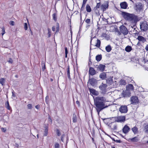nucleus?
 I'll return each mask as SVG.
<instances>
[{"label":"nucleus","instance_id":"f704fd0d","mask_svg":"<svg viewBox=\"0 0 148 148\" xmlns=\"http://www.w3.org/2000/svg\"><path fill=\"white\" fill-rule=\"evenodd\" d=\"M5 80V79L4 78H1L0 79V83L2 85H3L4 84Z\"/></svg>","mask_w":148,"mask_h":148},{"label":"nucleus","instance_id":"aec40b11","mask_svg":"<svg viewBox=\"0 0 148 148\" xmlns=\"http://www.w3.org/2000/svg\"><path fill=\"white\" fill-rule=\"evenodd\" d=\"M132 130L134 134H136L138 132V129L137 127L136 126L132 128Z\"/></svg>","mask_w":148,"mask_h":148},{"label":"nucleus","instance_id":"680f3d73","mask_svg":"<svg viewBox=\"0 0 148 148\" xmlns=\"http://www.w3.org/2000/svg\"><path fill=\"white\" fill-rule=\"evenodd\" d=\"M92 38H91V41H90V42H91V41H92Z\"/></svg>","mask_w":148,"mask_h":148},{"label":"nucleus","instance_id":"473e14b6","mask_svg":"<svg viewBox=\"0 0 148 148\" xmlns=\"http://www.w3.org/2000/svg\"><path fill=\"white\" fill-rule=\"evenodd\" d=\"M86 22L87 24V26H89L90 25V19L87 18L85 21Z\"/></svg>","mask_w":148,"mask_h":148},{"label":"nucleus","instance_id":"b1692460","mask_svg":"<svg viewBox=\"0 0 148 148\" xmlns=\"http://www.w3.org/2000/svg\"><path fill=\"white\" fill-rule=\"evenodd\" d=\"M125 50L126 51L130 52L132 50V48L130 46H128L125 47Z\"/></svg>","mask_w":148,"mask_h":148},{"label":"nucleus","instance_id":"f03ea898","mask_svg":"<svg viewBox=\"0 0 148 148\" xmlns=\"http://www.w3.org/2000/svg\"><path fill=\"white\" fill-rule=\"evenodd\" d=\"M121 14L125 20L132 23H136L139 20L138 16L134 14L122 12Z\"/></svg>","mask_w":148,"mask_h":148},{"label":"nucleus","instance_id":"20e7f679","mask_svg":"<svg viewBox=\"0 0 148 148\" xmlns=\"http://www.w3.org/2000/svg\"><path fill=\"white\" fill-rule=\"evenodd\" d=\"M130 101L131 102V104L134 105L137 104L139 102L138 98L136 96H132L130 98Z\"/></svg>","mask_w":148,"mask_h":148},{"label":"nucleus","instance_id":"de8ad7c7","mask_svg":"<svg viewBox=\"0 0 148 148\" xmlns=\"http://www.w3.org/2000/svg\"><path fill=\"white\" fill-rule=\"evenodd\" d=\"M64 50L65 51V54H68V51L67 48L66 47H65L64 48Z\"/></svg>","mask_w":148,"mask_h":148},{"label":"nucleus","instance_id":"4468645a","mask_svg":"<svg viewBox=\"0 0 148 148\" xmlns=\"http://www.w3.org/2000/svg\"><path fill=\"white\" fill-rule=\"evenodd\" d=\"M105 67L106 66L105 65L100 64L98 66L97 69L98 70L103 71H104Z\"/></svg>","mask_w":148,"mask_h":148},{"label":"nucleus","instance_id":"c85d7f7f","mask_svg":"<svg viewBox=\"0 0 148 148\" xmlns=\"http://www.w3.org/2000/svg\"><path fill=\"white\" fill-rule=\"evenodd\" d=\"M5 107L9 110H10L11 109V107H10L8 101H7L5 103Z\"/></svg>","mask_w":148,"mask_h":148},{"label":"nucleus","instance_id":"6e6d98bb","mask_svg":"<svg viewBox=\"0 0 148 148\" xmlns=\"http://www.w3.org/2000/svg\"><path fill=\"white\" fill-rule=\"evenodd\" d=\"M52 30L53 31H55V26H53L52 28Z\"/></svg>","mask_w":148,"mask_h":148},{"label":"nucleus","instance_id":"bb28decb","mask_svg":"<svg viewBox=\"0 0 148 148\" xmlns=\"http://www.w3.org/2000/svg\"><path fill=\"white\" fill-rule=\"evenodd\" d=\"M89 90L90 93H92L94 95H97L96 93L97 92L93 89H89Z\"/></svg>","mask_w":148,"mask_h":148},{"label":"nucleus","instance_id":"6ab92c4d","mask_svg":"<svg viewBox=\"0 0 148 148\" xmlns=\"http://www.w3.org/2000/svg\"><path fill=\"white\" fill-rule=\"evenodd\" d=\"M99 77L101 79H104L106 77V74L104 72H103L100 74Z\"/></svg>","mask_w":148,"mask_h":148},{"label":"nucleus","instance_id":"58836bf2","mask_svg":"<svg viewBox=\"0 0 148 148\" xmlns=\"http://www.w3.org/2000/svg\"><path fill=\"white\" fill-rule=\"evenodd\" d=\"M48 37H50L51 36V29H50L49 28H48Z\"/></svg>","mask_w":148,"mask_h":148},{"label":"nucleus","instance_id":"052dcab7","mask_svg":"<svg viewBox=\"0 0 148 148\" xmlns=\"http://www.w3.org/2000/svg\"><path fill=\"white\" fill-rule=\"evenodd\" d=\"M112 140L113 141H115V140H115L114 138H112Z\"/></svg>","mask_w":148,"mask_h":148},{"label":"nucleus","instance_id":"c756f323","mask_svg":"<svg viewBox=\"0 0 148 148\" xmlns=\"http://www.w3.org/2000/svg\"><path fill=\"white\" fill-rule=\"evenodd\" d=\"M126 82L124 79H121L119 82V84L121 85H125Z\"/></svg>","mask_w":148,"mask_h":148},{"label":"nucleus","instance_id":"cd10ccee","mask_svg":"<svg viewBox=\"0 0 148 148\" xmlns=\"http://www.w3.org/2000/svg\"><path fill=\"white\" fill-rule=\"evenodd\" d=\"M97 42L96 43L95 46L97 47H99L100 46L101 41L100 40L98 39L97 40Z\"/></svg>","mask_w":148,"mask_h":148},{"label":"nucleus","instance_id":"09e8293b","mask_svg":"<svg viewBox=\"0 0 148 148\" xmlns=\"http://www.w3.org/2000/svg\"><path fill=\"white\" fill-rule=\"evenodd\" d=\"M100 3H97L96 6V8H99L100 7Z\"/></svg>","mask_w":148,"mask_h":148},{"label":"nucleus","instance_id":"1a4fd4ad","mask_svg":"<svg viewBox=\"0 0 148 148\" xmlns=\"http://www.w3.org/2000/svg\"><path fill=\"white\" fill-rule=\"evenodd\" d=\"M143 6L141 3H139L136 4L134 9L137 12H140L142 9Z\"/></svg>","mask_w":148,"mask_h":148},{"label":"nucleus","instance_id":"37998d69","mask_svg":"<svg viewBox=\"0 0 148 148\" xmlns=\"http://www.w3.org/2000/svg\"><path fill=\"white\" fill-rule=\"evenodd\" d=\"M2 32L1 34L3 36L5 33V29L4 28H2Z\"/></svg>","mask_w":148,"mask_h":148},{"label":"nucleus","instance_id":"dca6fc26","mask_svg":"<svg viewBox=\"0 0 148 148\" xmlns=\"http://www.w3.org/2000/svg\"><path fill=\"white\" fill-rule=\"evenodd\" d=\"M122 95L124 97H130L131 96V92L127 90L125 92H123L122 93Z\"/></svg>","mask_w":148,"mask_h":148},{"label":"nucleus","instance_id":"79ce46f5","mask_svg":"<svg viewBox=\"0 0 148 148\" xmlns=\"http://www.w3.org/2000/svg\"><path fill=\"white\" fill-rule=\"evenodd\" d=\"M24 28L25 30H27V25L26 23H24Z\"/></svg>","mask_w":148,"mask_h":148},{"label":"nucleus","instance_id":"3c124183","mask_svg":"<svg viewBox=\"0 0 148 148\" xmlns=\"http://www.w3.org/2000/svg\"><path fill=\"white\" fill-rule=\"evenodd\" d=\"M57 135L59 136H60V131L58 130H57Z\"/></svg>","mask_w":148,"mask_h":148},{"label":"nucleus","instance_id":"423d86ee","mask_svg":"<svg viewBox=\"0 0 148 148\" xmlns=\"http://www.w3.org/2000/svg\"><path fill=\"white\" fill-rule=\"evenodd\" d=\"M119 111L122 113H126L128 111L127 106H121L119 108Z\"/></svg>","mask_w":148,"mask_h":148},{"label":"nucleus","instance_id":"4d7b16f0","mask_svg":"<svg viewBox=\"0 0 148 148\" xmlns=\"http://www.w3.org/2000/svg\"><path fill=\"white\" fill-rule=\"evenodd\" d=\"M39 107H40V106L39 105H37L35 106L36 108V109H39Z\"/></svg>","mask_w":148,"mask_h":148},{"label":"nucleus","instance_id":"5701e85b","mask_svg":"<svg viewBox=\"0 0 148 148\" xmlns=\"http://www.w3.org/2000/svg\"><path fill=\"white\" fill-rule=\"evenodd\" d=\"M112 50V47L110 45H108L106 47V50L108 52H110Z\"/></svg>","mask_w":148,"mask_h":148},{"label":"nucleus","instance_id":"2f4dec72","mask_svg":"<svg viewBox=\"0 0 148 148\" xmlns=\"http://www.w3.org/2000/svg\"><path fill=\"white\" fill-rule=\"evenodd\" d=\"M52 16L53 19L55 21H56L57 19V13H53L52 15Z\"/></svg>","mask_w":148,"mask_h":148},{"label":"nucleus","instance_id":"4c0bfd02","mask_svg":"<svg viewBox=\"0 0 148 148\" xmlns=\"http://www.w3.org/2000/svg\"><path fill=\"white\" fill-rule=\"evenodd\" d=\"M48 133V129L47 128H46L45 130L44 133V136H47V135Z\"/></svg>","mask_w":148,"mask_h":148},{"label":"nucleus","instance_id":"8fccbe9b","mask_svg":"<svg viewBox=\"0 0 148 148\" xmlns=\"http://www.w3.org/2000/svg\"><path fill=\"white\" fill-rule=\"evenodd\" d=\"M10 24L12 25H14V22L13 21H11L10 22Z\"/></svg>","mask_w":148,"mask_h":148},{"label":"nucleus","instance_id":"a211bd4d","mask_svg":"<svg viewBox=\"0 0 148 148\" xmlns=\"http://www.w3.org/2000/svg\"><path fill=\"white\" fill-rule=\"evenodd\" d=\"M127 90L130 91V90H133L134 89V86L133 85L131 84H129L126 86Z\"/></svg>","mask_w":148,"mask_h":148},{"label":"nucleus","instance_id":"603ef678","mask_svg":"<svg viewBox=\"0 0 148 148\" xmlns=\"http://www.w3.org/2000/svg\"><path fill=\"white\" fill-rule=\"evenodd\" d=\"M145 49L147 51H148V44L146 45L145 48Z\"/></svg>","mask_w":148,"mask_h":148},{"label":"nucleus","instance_id":"7ed1b4c3","mask_svg":"<svg viewBox=\"0 0 148 148\" xmlns=\"http://www.w3.org/2000/svg\"><path fill=\"white\" fill-rule=\"evenodd\" d=\"M140 27L141 30L143 31H146L148 29V25L146 21H143L140 23Z\"/></svg>","mask_w":148,"mask_h":148},{"label":"nucleus","instance_id":"c03bdc74","mask_svg":"<svg viewBox=\"0 0 148 148\" xmlns=\"http://www.w3.org/2000/svg\"><path fill=\"white\" fill-rule=\"evenodd\" d=\"M13 61L12 59L11 58H10L9 60H8V62L9 63H13Z\"/></svg>","mask_w":148,"mask_h":148},{"label":"nucleus","instance_id":"ea45409f","mask_svg":"<svg viewBox=\"0 0 148 148\" xmlns=\"http://www.w3.org/2000/svg\"><path fill=\"white\" fill-rule=\"evenodd\" d=\"M55 148H60V145L58 143H56L55 144Z\"/></svg>","mask_w":148,"mask_h":148},{"label":"nucleus","instance_id":"e433bc0d","mask_svg":"<svg viewBox=\"0 0 148 148\" xmlns=\"http://www.w3.org/2000/svg\"><path fill=\"white\" fill-rule=\"evenodd\" d=\"M42 70L43 71H44L45 70V63L44 62H42Z\"/></svg>","mask_w":148,"mask_h":148},{"label":"nucleus","instance_id":"0e129e2a","mask_svg":"<svg viewBox=\"0 0 148 148\" xmlns=\"http://www.w3.org/2000/svg\"><path fill=\"white\" fill-rule=\"evenodd\" d=\"M12 95H13V96L14 97V94H13V92H12Z\"/></svg>","mask_w":148,"mask_h":148},{"label":"nucleus","instance_id":"bf43d9fd","mask_svg":"<svg viewBox=\"0 0 148 148\" xmlns=\"http://www.w3.org/2000/svg\"><path fill=\"white\" fill-rule=\"evenodd\" d=\"M67 54H65V57L67 58Z\"/></svg>","mask_w":148,"mask_h":148},{"label":"nucleus","instance_id":"9d476101","mask_svg":"<svg viewBox=\"0 0 148 148\" xmlns=\"http://www.w3.org/2000/svg\"><path fill=\"white\" fill-rule=\"evenodd\" d=\"M108 3H106L103 4L101 6L100 8L101 10H102L103 11L106 10V9L108 8Z\"/></svg>","mask_w":148,"mask_h":148},{"label":"nucleus","instance_id":"69168bd1","mask_svg":"<svg viewBox=\"0 0 148 148\" xmlns=\"http://www.w3.org/2000/svg\"><path fill=\"white\" fill-rule=\"evenodd\" d=\"M51 81H53V80L52 79H51Z\"/></svg>","mask_w":148,"mask_h":148},{"label":"nucleus","instance_id":"4be33fe9","mask_svg":"<svg viewBox=\"0 0 148 148\" xmlns=\"http://www.w3.org/2000/svg\"><path fill=\"white\" fill-rule=\"evenodd\" d=\"M143 131L145 133L148 134V124L144 126Z\"/></svg>","mask_w":148,"mask_h":148},{"label":"nucleus","instance_id":"72a5a7b5","mask_svg":"<svg viewBox=\"0 0 148 148\" xmlns=\"http://www.w3.org/2000/svg\"><path fill=\"white\" fill-rule=\"evenodd\" d=\"M67 74L69 79H71V77L70 75V71L69 66L68 67L67 70Z\"/></svg>","mask_w":148,"mask_h":148},{"label":"nucleus","instance_id":"5fc2aeb1","mask_svg":"<svg viewBox=\"0 0 148 148\" xmlns=\"http://www.w3.org/2000/svg\"><path fill=\"white\" fill-rule=\"evenodd\" d=\"M115 142L119 143H121V141L120 140H115Z\"/></svg>","mask_w":148,"mask_h":148},{"label":"nucleus","instance_id":"9b49d317","mask_svg":"<svg viewBox=\"0 0 148 148\" xmlns=\"http://www.w3.org/2000/svg\"><path fill=\"white\" fill-rule=\"evenodd\" d=\"M96 82V79L94 78L90 79L89 80V83L92 86H94L95 85Z\"/></svg>","mask_w":148,"mask_h":148},{"label":"nucleus","instance_id":"e2e57ef3","mask_svg":"<svg viewBox=\"0 0 148 148\" xmlns=\"http://www.w3.org/2000/svg\"><path fill=\"white\" fill-rule=\"evenodd\" d=\"M37 137L38 138V134H37Z\"/></svg>","mask_w":148,"mask_h":148},{"label":"nucleus","instance_id":"a18cd8bd","mask_svg":"<svg viewBox=\"0 0 148 148\" xmlns=\"http://www.w3.org/2000/svg\"><path fill=\"white\" fill-rule=\"evenodd\" d=\"M116 125H113V127H111V128L113 130H116Z\"/></svg>","mask_w":148,"mask_h":148},{"label":"nucleus","instance_id":"a19ab883","mask_svg":"<svg viewBox=\"0 0 148 148\" xmlns=\"http://www.w3.org/2000/svg\"><path fill=\"white\" fill-rule=\"evenodd\" d=\"M27 107L28 109H31L32 108V104H29L27 105Z\"/></svg>","mask_w":148,"mask_h":148},{"label":"nucleus","instance_id":"49530a36","mask_svg":"<svg viewBox=\"0 0 148 148\" xmlns=\"http://www.w3.org/2000/svg\"><path fill=\"white\" fill-rule=\"evenodd\" d=\"M48 121L51 122V123H52V120L51 118V117L50 116H49V118H48Z\"/></svg>","mask_w":148,"mask_h":148},{"label":"nucleus","instance_id":"0eeeda50","mask_svg":"<svg viewBox=\"0 0 148 148\" xmlns=\"http://www.w3.org/2000/svg\"><path fill=\"white\" fill-rule=\"evenodd\" d=\"M125 116H119L115 118V121L118 122H124L125 121Z\"/></svg>","mask_w":148,"mask_h":148},{"label":"nucleus","instance_id":"c9c22d12","mask_svg":"<svg viewBox=\"0 0 148 148\" xmlns=\"http://www.w3.org/2000/svg\"><path fill=\"white\" fill-rule=\"evenodd\" d=\"M131 141L133 142H137L138 141V139L137 137H135L131 139Z\"/></svg>","mask_w":148,"mask_h":148},{"label":"nucleus","instance_id":"39448f33","mask_svg":"<svg viewBox=\"0 0 148 148\" xmlns=\"http://www.w3.org/2000/svg\"><path fill=\"white\" fill-rule=\"evenodd\" d=\"M120 31L123 34L126 35L128 33V31L126 27L124 25H122L120 27Z\"/></svg>","mask_w":148,"mask_h":148},{"label":"nucleus","instance_id":"f257e3e1","mask_svg":"<svg viewBox=\"0 0 148 148\" xmlns=\"http://www.w3.org/2000/svg\"><path fill=\"white\" fill-rule=\"evenodd\" d=\"M106 101V99L104 97H97L95 98V104L96 106V109L98 114L101 111L108 107L107 106H105L104 102Z\"/></svg>","mask_w":148,"mask_h":148},{"label":"nucleus","instance_id":"338daca9","mask_svg":"<svg viewBox=\"0 0 148 148\" xmlns=\"http://www.w3.org/2000/svg\"><path fill=\"white\" fill-rule=\"evenodd\" d=\"M112 148H115V147H112Z\"/></svg>","mask_w":148,"mask_h":148},{"label":"nucleus","instance_id":"864d4df0","mask_svg":"<svg viewBox=\"0 0 148 148\" xmlns=\"http://www.w3.org/2000/svg\"><path fill=\"white\" fill-rule=\"evenodd\" d=\"M1 130L3 132H5V131H6V129L5 128H1Z\"/></svg>","mask_w":148,"mask_h":148},{"label":"nucleus","instance_id":"f3484780","mask_svg":"<svg viewBox=\"0 0 148 148\" xmlns=\"http://www.w3.org/2000/svg\"><path fill=\"white\" fill-rule=\"evenodd\" d=\"M121 7L122 8L126 9L127 7V4L125 2H122L120 3Z\"/></svg>","mask_w":148,"mask_h":148},{"label":"nucleus","instance_id":"6e6552de","mask_svg":"<svg viewBox=\"0 0 148 148\" xmlns=\"http://www.w3.org/2000/svg\"><path fill=\"white\" fill-rule=\"evenodd\" d=\"M107 87V85L106 84H104L103 83L99 86V88L102 91L103 93H105Z\"/></svg>","mask_w":148,"mask_h":148},{"label":"nucleus","instance_id":"393cba45","mask_svg":"<svg viewBox=\"0 0 148 148\" xmlns=\"http://www.w3.org/2000/svg\"><path fill=\"white\" fill-rule=\"evenodd\" d=\"M86 9L88 12H90L91 11L90 7L88 4H87L86 6Z\"/></svg>","mask_w":148,"mask_h":148},{"label":"nucleus","instance_id":"412c9836","mask_svg":"<svg viewBox=\"0 0 148 148\" xmlns=\"http://www.w3.org/2000/svg\"><path fill=\"white\" fill-rule=\"evenodd\" d=\"M102 59V55L101 54L98 55L96 56V60L97 62L100 61Z\"/></svg>","mask_w":148,"mask_h":148},{"label":"nucleus","instance_id":"774afa93","mask_svg":"<svg viewBox=\"0 0 148 148\" xmlns=\"http://www.w3.org/2000/svg\"><path fill=\"white\" fill-rule=\"evenodd\" d=\"M96 38V37H95H95H93V38Z\"/></svg>","mask_w":148,"mask_h":148},{"label":"nucleus","instance_id":"13d9d810","mask_svg":"<svg viewBox=\"0 0 148 148\" xmlns=\"http://www.w3.org/2000/svg\"><path fill=\"white\" fill-rule=\"evenodd\" d=\"M76 103L77 104H79V102L78 101H76Z\"/></svg>","mask_w":148,"mask_h":148},{"label":"nucleus","instance_id":"f8f14e48","mask_svg":"<svg viewBox=\"0 0 148 148\" xmlns=\"http://www.w3.org/2000/svg\"><path fill=\"white\" fill-rule=\"evenodd\" d=\"M130 129L127 125H125L123 127V131L125 134L127 133L130 130Z\"/></svg>","mask_w":148,"mask_h":148},{"label":"nucleus","instance_id":"ddd939ff","mask_svg":"<svg viewBox=\"0 0 148 148\" xmlns=\"http://www.w3.org/2000/svg\"><path fill=\"white\" fill-rule=\"evenodd\" d=\"M137 39L139 41L143 43H144L146 41V39L141 36H138Z\"/></svg>","mask_w":148,"mask_h":148},{"label":"nucleus","instance_id":"a878e982","mask_svg":"<svg viewBox=\"0 0 148 148\" xmlns=\"http://www.w3.org/2000/svg\"><path fill=\"white\" fill-rule=\"evenodd\" d=\"M87 1V0H83L82 6L81 8V10L82 11L84 9Z\"/></svg>","mask_w":148,"mask_h":148},{"label":"nucleus","instance_id":"2eb2a0df","mask_svg":"<svg viewBox=\"0 0 148 148\" xmlns=\"http://www.w3.org/2000/svg\"><path fill=\"white\" fill-rule=\"evenodd\" d=\"M89 73L91 75H93L95 74L96 71L92 67H90L89 70Z\"/></svg>","mask_w":148,"mask_h":148},{"label":"nucleus","instance_id":"7c9ffc66","mask_svg":"<svg viewBox=\"0 0 148 148\" xmlns=\"http://www.w3.org/2000/svg\"><path fill=\"white\" fill-rule=\"evenodd\" d=\"M73 123H76L77 121V118L76 115L73 114Z\"/></svg>","mask_w":148,"mask_h":148}]
</instances>
